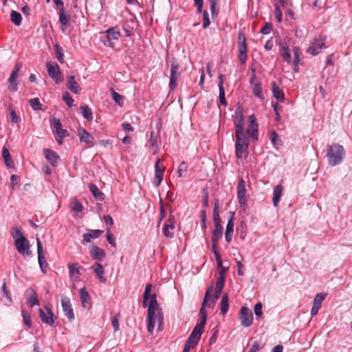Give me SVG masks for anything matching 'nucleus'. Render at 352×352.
<instances>
[{"label": "nucleus", "instance_id": "nucleus-1", "mask_svg": "<svg viewBox=\"0 0 352 352\" xmlns=\"http://www.w3.org/2000/svg\"><path fill=\"white\" fill-rule=\"evenodd\" d=\"M344 149L339 144H333L327 146V157L328 163L331 166L340 164L344 157Z\"/></svg>", "mask_w": 352, "mask_h": 352}, {"label": "nucleus", "instance_id": "nucleus-2", "mask_svg": "<svg viewBox=\"0 0 352 352\" xmlns=\"http://www.w3.org/2000/svg\"><path fill=\"white\" fill-rule=\"evenodd\" d=\"M156 320L158 323V329L161 330L164 322V316L162 309L158 308H148L147 330L148 332H153Z\"/></svg>", "mask_w": 352, "mask_h": 352}, {"label": "nucleus", "instance_id": "nucleus-3", "mask_svg": "<svg viewBox=\"0 0 352 352\" xmlns=\"http://www.w3.org/2000/svg\"><path fill=\"white\" fill-rule=\"evenodd\" d=\"M212 286H210L206 292L200 310H199V318H200V322L197 323L195 327H198V329L203 331L204 327L206 322V318H207V313L206 311V307L207 305L208 301L209 298H210V293L212 291Z\"/></svg>", "mask_w": 352, "mask_h": 352}, {"label": "nucleus", "instance_id": "nucleus-4", "mask_svg": "<svg viewBox=\"0 0 352 352\" xmlns=\"http://www.w3.org/2000/svg\"><path fill=\"white\" fill-rule=\"evenodd\" d=\"M152 288V285L148 283L146 285L144 295H143V302L142 305L144 307H146L147 306V300L149 299V305L148 306V308H158L160 309L159 304L157 301V297L156 295L152 294L151 295V291Z\"/></svg>", "mask_w": 352, "mask_h": 352}, {"label": "nucleus", "instance_id": "nucleus-5", "mask_svg": "<svg viewBox=\"0 0 352 352\" xmlns=\"http://www.w3.org/2000/svg\"><path fill=\"white\" fill-rule=\"evenodd\" d=\"M239 59L241 64H244L248 58V49L245 34L240 32L238 34Z\"/></svg>", "mask_w": 352, "mask_h": 352}, {"label": "nucleus", "instance_id": "nucleus-6", "mask_svg": "<svg viewBox=\"0 0 352 352\" xmlns=\"http://www.w3.org/2000/svg\"><path fill=\"white\" fill-rule=\"evenodd\" d=\"M104 36L101 37V41L107 47H113V43L111 40H118L120 36V32L116 30V28H111L103 33Z\"/></svg>", "mask_w": 352, "mask_h": 352}, {"label": "nucleus", "instance_id": "nucleus-7", "mask_svg": "<svg viewBox=\"0 0 352 352\" xmlns=\"http://www.w3.org/2000/svg\"><path fill=\"white\" fill-rule=\"evenodd\" d=\"M246 189H245V183L243 178H241L239 181V184L237 186V199L239 201V206L243 209V211L246 210L247 208V199L245 196Z\"/></svg>", "mask_w": 352, "mask_h": 352}, {"label": "nucleus", "instance_id": "nucleus-8", "mask_svg": "<svg viewBox=\"0 0 352 352\" xmlns=\"http://www.w3.org/2000/svg\"><path fill=\"white\" fill-rule=\"evenodd\" d=\"M239 319L243 327H250L254 320L252 311L247 307H242L239 311Z\"/></svg>", "mask_w": 352, "mask_h": 352}, {"label": "nucleus", "instance_id": "nucleus-9", "mask_svg": "<svg viewBox=\"0 0 352 352\" xmlns=\"http://www.w3.org/2000/svg\"><path fill=\"white\" fill-rule=\"evenodd\" d=\"M46 67L49 76L54 80L56 84L63 81L60 70L56 63H52L50 62H47L46 63Z\"/></svg>", "mask_w": 352, "mask_h": 352}, {"label": "nucleus", "instance_id": "nucleus-10", "mask_svg": "<svg viewBox=\"0 0 352 352\" xmlns=\"http://www.w3.org/2000/svg\"><path fill=\"white\" fill-rule=\"evenodd\" d=\"M179 65L175 58H173L170 61V75L169 87L170 89L173 90L177 87V80L179 76Z\"/></svg>", "mask_w": 352, "mask_h": 352}, {"label": "nucleus", "instance_id": "nucleus-11", "mask_svg": "<svg viewBox=\"0 0 352 352\" xmlns=\"http://www.w3.org/2000/svg\"><path fill=\"white\" fill-rule=\"evenodd\" d=\"M45 309H39L38 313L41 321L47 324L53 326L56 316H54L52 311L47 306L44 307Z\"/></svg>", "mask_w": 352, "mask_h": 352}, {"label": "nucleus", "instance_id": "nucleus-12", "mask_svg": "<svg viewBox=\"0 0 352 352\" xmlns=\"http://www.w3.org/2000/svg\"><path fill=\"white\" fill-rule=\"evenodd\" d=\"M14 245L18 252L23 256H29L31 252L30 249V243L28 240L25 236H21L19 239H16Z\"/></svg>", "mask_w": 352, "mask_h": 352}, {"label": "nucleus", "instance_id": "nucleus-13", "mask_svg": "<svg viewBox=\"0 0 352 352\" xmlns=\"http://www.w3.org/2000/svg\"><path fill=\"white\" fill-rule=\"evenodd\" d=\"M36 246H37L38 262L39 267H40L41 272L43 274H45L46 269H47L48 265H47L45 258L42 243L38 238H36Z\"/></svg>", "mask_w": 352, "mask_h": 352}, {"label": "nucleus", "instance_id": "nucleus-14", "mask_svg": "<svg viewBox=\"0 0 352 352\" xmlns=\"http://www.w3.org/2000/svg\"><path fill=\"white\" fill-rule=\"evenodd\" d=\"M162 160L158 159L155 164V179L153 182L154 185L158 187L164 178V173L165 167L162 164Z\"/></svg>", "mask_w": 352, "mask_h": 352}, {"label": "nucleus", "instance_id": "nucleus-15", "mask_svg": "<svg viewBox=\"0 0 352 352\" xmlns=\"http://www.w3.org/2000/svg\"><path fill=\"white\" fill-rule=\"evenodd\" d=\"M61 305L65 315L67 317L68 320L70 321L73 320L74 319V314L70 300L67 296L61 295Z\"/></svg>", "mask_w": 352, "mask_h": 352}, {"label": "nucleus", "instance_id": "nucleus-16", "mask_svg": "<svg viewBox=\"0 0 352 352\" xmlns=\"http://www.w3.org/2000/svg\"><path fill=\"white\" fill-rule=\"evenodd\" d=\"M247 133L249 136H251L254 140L258 139V124L254 115L249 116V125L247 129Z\"/></svg>", "mask_w": 352, "mask_h": 352}, {"label": "nucleus", "instance_id": "nucleus-17", "mask_svg": "<svg viewBox=\"0 0 352 352\" xmlns=\"http://www.w3.org/2000/svg\"><path fill=\"white\" fill-rule=\"evenodd\" d=\"M22 64L16 63L14 69L12 70L10 76L8 79V82L10 83L9 89L12 92L16 91L18 89L17 83L16 82V78L17 77L18 72L21 69Z\"/></svg>", "mask_w": 352, "mask_h": 352}, {"label": "nucleus", "instance_id": "nucleus-18", "mask_svg": "<svg viewBox=\"0 0 352 352\" xmlns=\"http://www.w3.org/2000/svg\"><path fill=\"white\" fill-rule=\"evenodd\" d=\"M324 45V38L322 39H318L315 38L313 41V42L311 43V45L307 50V52L311 54V55H317L318 54Z\"/></svg>", "mask_w": 352, "mask_h": 352}, {"label": "nucleus", "instance_id": "nucleus-19", "mask_svg": "<svg viewBox=\"0 0 352 352\" xmlns=\"http://www.w3.org/2000/svg\"><path fill=\"white\" fill-rule=\"evenodd\" d=\"M202 331L198 327H195L186 342L195 347L201 339Z\"/></svg>", "mask_w": 352, "mask_h": 352}, {"label": "nucleus", "instance_id": "nucleus-20", "mask_svg": "<svg viewBox=\"0 0 352 352\" xmlns=\"http://www.w3.org/2000/svg\"><path fill=\"white\" fill-rule=\"evenodd\" d=\"M223 230V228L221 224L214 225V230L213 231L212 236V246L213 250H217V243L218 241L222 237Z\"/></svg>", "mask_w": 352, "mask_h": 352}, {"label": "nucleus", "instance_id": "nucleus-21", "mask_svg": "<svg viewBox=\"0 0 352 352\" xmlns=\"http://www.w3.org/2000/svg\"><path fill=\"white\" fill-rule=\"evenodd\" d=\"M67 87L74 94H78L80 93L81 88L78 83V82L75 80V76L74 75H70L67 78Z\"/></svg>", "mask_w": 352, "mask_h": 352}, {"label": "nucleus", "instance_id": "nucleus-22", "mask_svg": "<svg viewBox=\"0 0 352 352\" xmlns=\"http://www.w3.org/2000/svg\"><path fill=\"white\" fill-rule=\"evenodd\" d=\"M225 283L224 278H218L216 281V287L215 291L213 296V299L211 301V303L208 305L214 306L216 303V300H217L219 298L220 294H221L222 289L223 288Z\"/></svg>", "mask_w": 352, "mask_h": 352}, {"label": "nucleus", "instance_id": "nucleus-23", "mask_svg": "<svg viewBox=\"0 0 352 352\" xmlns=\"http://www.w3.org/2000/svg\"><path fill=\"white\" fill-rule=\"evenodd\" d=\"M325 295L322 293L317 294L314 299L313 306L311 309V315L316 316L318 314L319 309L321 307V304L324 300Z\"/></svg>", "mask_w": 352, "mask_h": 352}, {"label": "nucleus", "instance_id": "nucleus-24", "mask_svg": "<svg viewBox=\"0 0 352 352\" xmlns=\"http://www.w3.org/2000/svg\"><path fill=\"white\" fill-rule=\"evenodd\" d=\"M43 153L46 160L50 163L52 166H56L57 165L59 156L56 152L52 151L51 149L45 148L43 150Z\"/></svg>", "mask_w": 352, "mask_h": 352}, {"label": "nucleus", "instance_id": "nucleus-25", "mask_svg": "<svg viewBox=\"0 0 352 352\" xmlns=\"http://www.w3.org/2000/svg\"><path fill=\"white\" fill-rule=\"evenodd\" d=\"M248 143L245 142H236L235 143V153L237 158H241L243 153H245V156L248 155Z\"/></svg>", "mask_w": 352, "mask_h": 352}, {"label": "nucleus", "instance_id": "nucleus-26", "mask_svg": "<svg viewBox=\"0 0 352 352\" xmlns=\"http://www.w3.org/2000/svg\"><path fill=\"white\" fill-rule=\"evenodd\" d=\"M78 136L81 142H85L90 144V146H93L94 138L85 129L80 128L78 129Z\"/></svg>", "mask_w": 352, "mask_h": 352}, {"label": "nucleus", "instance_id": "nucleus-27", "mask_svg": "<svg viewBox=\"0 0 352 352\" xmlns=\"http://www.w3.org/2000/svg\"><path fill=\"white\" fill-rule=\"evenodd\" d=\"M90 254L93 259L100 261L105 256L104 251L100 248L94 245L90 250Z\"/></svg>", "mask_w": 352, "mask_h": 352}, {"label": "nucleus", "instance_id": "nucleus-28", "mask_svg": "<svg viewBox=\"0 0 352 352\" xmlns=\"http://www.w3.org/2000/svg\"><path fill=\"white\" fill-rule=\"evenodd\" d=\"M80 296L82 306L84 308H90L91 302H90V297L87 292L85 287L80 289Z\"/></svg>", "mask_w": 352, "mask_h": 352}, {"label": "nucleus", "instance_id": "nucleus-29", "mask_svg": "<svg viewBox=\"0 0 352 352\" xmlns=\"http://www.w3.org/2000/svg\"><path fill=\"white\" fill-rule=\"evenodd\" d=\"M234 124L235 128L243 127V114L242 110L239 107L235 110Z\"/></svg>", "mask_w": 352, "mask_h": 352}, {"label": "nucleus", "instance_id": "nucleus-30", "mask_svg": "<svg viewBox=\"0 0 352 352\" xmlns=\"http://www.w3.org/2000/svg\"><path fill=\"white\" fill-rule=\"evenodd\" d=\"M91 268L94 270V272L96 273L98 278L99 280L102 283L106 282L107 279L105 277H104V270L102 267V265L100 263H95L94 265L91 267Z\"/></svg>", "mask_w": 352, "mask_h": 352}, {"label": "nucleus", "instance_id": "nucleus-31", "mask_svg": "<svg viewBox=\"0 0 352 352\" xmlns=\"http://www.w3.org/2000/svg\"><path fill=\"white\" fill-rule=\"evenodd\" d=\"M283 187L278 184L276 186L273 190L272 201L274 206H277L283 195Z\"/></svg>", "mask_w": 352, "mask_h": 352}, {"label": "nucleus", "instance_id": "nucleus-32", "mask_svg": "<svg viewBox=\"0 0 352 352\" xmlns=\"http://www.w3.org/2000/svg\"><path fill=\"white\" fill-rule=\"evenodd\" d=\"M59 21L61 24L62 31H65L66 26L69 24L70 21V15L67 14L65 12V9L59 10Z\"/></svg>", "mask_w": 352, "mask_h": 352}, {"label": "nucleus", "instance_id": "nucleus-33", "mask_svg": "<svg viewBox=\"0 0 352 352\" xmlns=\"http://www.w3.org/2000/svg\"><path fill=\"white\" fill-rule=\"evenodd\" d=\"M89 189L96 198V199L99 201H102L104 199V195L103 192H100L96 185L94 184H89L88 185Z\"/></svg>", "mask_w": 352, "mask_h": 352}, {"label": "nucleus", "instance_id": "nucleus-34", "mask_svg": "<svg viewBox=\"0 0 352 352\" xmlns=\"http://www.w3.org/2000/svg\"><path fill=\"white\" fill-rule=\"evenodd\" d=\"M92 233H86L83 234V241L85 243H90L92 239L98 238L102 233L103 231L100 230H93Z\"/></svg>", "mask_w": 352, "mask_h": 352}, {"label": "nucleus", "instance_id": "nucleus-35", "mask_svg": "<svg viewBox=\"0 0 352 352\" xmlns=\"http://www.w3.org/2000/svg\"><path fill=\"white\" fill-rule=\"evenodd\" d=\"M280 53L283 59L289 64L292 61V56L289 47L286 43L283 44V45L281 46Z\"/></svg>", "mask_w": 352, "mask_h": 352}, {"label": "nucleus", "instance_id": "nucleus-36", "mask_svg": "<svg viewBox=\"0 0 352 352\" xmlns=\"http://www.w3.org/2000/svg\"><path fill=\"white\" fill-rule=\"evenodd\" d=\"M272 94L273 96L280 102H283L285 100L284 93L281 89H280L274 82H272Z\"/></svg>", "mask_w": 352, "mask_h": 352}, {"label": "nucleus", "instance_id": "nucleus-37", "mask_svg": "<svg viewBox=\"0 0 352 352\" xmlns=\"http://www.w3.org/2000/svg\"><path fill=\"white\" fill-rule=\"evenodd\" d=\"M234 223H232V220L228 221L226 233H225L226 241L228 243H230L232 241V234L234 232Z\"/></svg>", "mask_w": 352, "mask_h": 352}, {"label": "nucleus", "instance_id": "nucleus-38", "mask_svg": "<svg viewBox=\"0 0 352 352\" xmlns=\"http://www.w3.org/2000/svg\"><path fill=\"white\" fill-rule=\"evenodd\" d=\"M2 157L5 161V163L8 167H12L13 166V161L10 154L9 150L4 146L2 150Z\"/></svg>", "mask_w": 352, "mask_h": 352}, {"label": "nucleus", "instance_id": "nucleus-39", "mask_svg": "<svg viewBox=\"0 0 352 352\" xmlns=\"http://www.w3.org/2000/svg\"><path fill=\"white\" fill-rule=\"evenodd\" d=\"M220 306L221 313L223 315H225L228 312L229 309L228 296L227 294H224L222 296Z\"/></svg>", "mask_w": 352, "mask_h": 352}, {"label": "nucleus", "instance_id": "nucleus-40", "mask_svg": "<svg viewBox=\"0 0 352 352\" xmlns=\"http://www.w3.org/2000/svg\"><path fill=\"white\" fill-rule=\"evenodd\" d=\"M236 142H248V138L244 133L243 127L235 128Z\"/></svg>", "mask_w": 352, "mask_h": 352}, {"label": "nucleus", "instance_id": "nucleus-41", "mask_svg": "<svg viewBox=\"0 0 352 352\" xmlns=\"http://www.w3.org/2000/svg\"><path fill=\"white\" fill-rule=\"evenodd\" d=\"M252 92L256 98H258L261 100L264 99L263 89H262L261 85L260 82H255L252 85Z\"/></svg>", "mask_w": 352, "mask_h": 352}, {"label": "nucleus", "instance_id": "nucleus-42", "mask_svg": "<svg viewBox=\"0 0 352 352\" xmlns=\"http://www.w3.org/2000/svg\"><path fill=\"white\" fill-rule=\"evenodd\" d=\"M81 113L88 121L93 120V113L91 109L87 105H83L80 107Z\"/></svg>", "mask_w": 352, "mask_h": 352}, {"label": "nucleus", "instance_id": "nucleus-43", "mask_svg": "<svg viewBox=\"0 0 352 352\" xmlns=\"http://www.w3.org/2000/svg\"><path fill=\"white\" fill-rule=\"evenodd\" d=\"M30 295L28 298V302L30 304V306L32 307L34 305H39V302L37 298L36 292L34 289H30Z\"/></svg>", "mask_w": 352, "mask_h": 352}, {"label": "nucleus", "instance_id": "nucleus-44", "mask_svg": "<svg viewBox=\"0 0 352 352\" xmlns=\"http://www.w3.org/2000/svg\"><path fill=\"white\" fill-rule=\"evenodd\" d=\"M10 19L11 21L15 25H20L22 21V16L21 14L16 12V11H12L10 14Z\"/></svg>", "mask_w": 352, "mask_h": 352}, {"label": "nucleus", "instance_id": "nucleus-45", "mask_svg": "<svg viewBox=\"0 0 352 352\" xmlns=\"http://www.w3.org/2000/svg\"><path fill=\"white\" fill-rule=\"evenodd\" d=\"M219 205L218 201L214 203V207L213 210V220L214 225L221 224V218L219 216Z\"/></svg>", "mask_w": 352, "mask_h": 352}, {"label": "nucleus", "instance_id": "nucleus-46", "mask_svg": "<svg viewBox=\"0 0 352 352\" xmlns=\"http://www.w3.org/2000/svg\"><path fill=\"white\" fill-rule=\"evenodd\" d=\"M111 94L115 102L117 103L120 107H122L123 105L124 96L117 93L113 89L111 90Z\"/></svg>", "mask_w": 352, "mask_h": 352}, {"label": "nucleus", "instance_id": "nucleus-47", "mask_svg": "<svg viewBox=\"0 0 352 352\" xmlns=\"http://www.w3.org/2000/svg\"><path fill=\"white\" fill-rule=\"evenodd\" d=\"M81 267L77 263H69L68 269L70 276H74L75 274H80V269Z\"/></svg>", "mask_w": 352, "mask_h": 352}, {"label": "nucleus", "instance_id": "nucleus-48", "mask_svg": "<svg viewBox=\"0 0 352 352\" xmlns=\"http://www.w3.org/2000/svg\"><path fill=\"white\" fill-rule=\"evenodd\" d=\"M188 171V165L186 164V162H182L178 168L177 173L179 177H186V173Z\"/></svg>", "mask_w": 352, "mask_h": 352}, {"label": "nucleus", "instance_id": "nucleus-49", "mask_svg": "<svg viewBox=\"0 0 352 352\" xmlns=\"http://www.w3.org/2000/svg\"><path fill=\"white\" fill-rule=\"evenodd\" d=\"M54 47H55V52H56V58H57L58 60L60 63H63L64 62V58H63L64 54H63L61 47L58 44H56Z\"/></svg>", "mask_w": 352, "mask_h": 352}, {"label": "nucleus", "instance_id": "nucleus-50", "mask_svg": "<svg viewBox=\"0 0 352 352\" xmlns=\"http://www.w3.org/2000/svg\"><path fill=\"white\" fill-rule=\"evenodd\" d=\"M29 103L34 110L36 111L41 109V104L40 103L38 98H32L29 100Z\"/></svg>", "mask_w": 352, "mask_h": 352}, {"label": "nucleus", "instance_id": "nucleus-51", "mask_svg": "<svg viewBox=\"0 0 352 352\" xmlns=\"http://www.w3.org/2000/svg\"><path fill=\"white\" fill-rule=\"evenodd\" d=\"M210 3V11L212 17H216L218 14V12L216 10V6L219 0H208Z\"/></svg>", "mask_w": 352, "mask_h": 352}, {"label": "nucleus", "instance_id": "nucleus-52", "mask_svg": "<svg viewBox=\"0 0 352 352\" xmlns=\"http://www.w3.org/2000/svg\"><path fill=\"white\" fill-rule=\"evenodd\" d=\"M294 60L293 63L294 65H297L300 61V50L298 47H294Z\"/></svg>", "mask_w": 352, "mask_h": 352}, {"label": "nucleus", "instance_id": "nucleus-53", "mask_svg": "<svg viewBox=\"0 0 352 352\" xmlns=\"http://www.w3.org/2000/svg\"><path fill=\"white\" fill-rule=\"evenodd\" d=\"M10 109V121L12 123H19L21 121V118L19 116H18L14 109H12V106L9 107Z\"/></svg>", "mask_w": 352, "mask_h": 352}, {"label": "nucleus", "instance_id": "nucleus-54", "mask_svg": "<svg viewBox=\"0 0 352 352\" xmlns=\"http://www.w3.org/2000/svg\"><path fill=\"white\" fill-rule=\"evenodd\" d=\"M63 100L65 102V103L69 107H72L74 105V100L70 96L69 93L65 91L63 95Z\"/></svg>", "mask_w": 352, "mask_h": 352}, {"label": "nucleus", "instance_id": "nucleus-55", "mask_svg": "<svg viewBox=\"0 0 352 352\" xmlns=\"http://www.w3.org/2000/svg\"><path fill=\"white\" fill-rule=\"evenodd\" d=\"M210 24V21L209 19V15L207 11L203 12V28L204 29L207 28Z\"/></svg>", "mask_w": 352, "mask_h": 352}, {"label": "nucleus", "instance_id": "nucleus-56", "mask_svg": "<svg viewBox=\"0 0 352 352\" xmlns=\"http://www.w3.org/2000/svg\"><path fill=\"white\" fill-rule=\"evenodd\" d=\"M213 253L215 256V258H216V261L217 263L218 269L220 270V269L223 268V265H222V260H221V254L219 252V251L217 250H213Z\"/></svg>", "mask_w": 352, "mask_h": 352}, {"label": "nucleus", "instance_id": "nucleus-57", "mask_svg": "<svg viewBox=\"0 0 352 352\" xmlns=\"http://www.w3.org/2000/svg\"><path fill=\"white\" fill-rule=\"evenodd\" d=\"M72 210L76 212H81L83 210V206L78 201H75L72 206Z\"/></svg>", "mask_w": 352, "mask_h": 352}, {"label": "nucleus", "instance_id": "nucleus-58", "mask_svg": "<svg viewBox=\"0 0 352 352\" xmlns=\"http://www.w3.org/2000/svg\"><path fill=\"white\" fill-rule=\"evenodd\" d=\"M262 303L258 302L254 305V311L256 317H261L262 313Z\"/></svg>", "mask_w": 352, "mask_h": 352}, {"label": "nucleus", "instance_id": "nucleus-59", "mask_svg": "<svg viewBox=\"0 0 352 352\" xmlns=\"http://www.w3.org/2000/svg\"><path fill=\"white\" fill-rule=\"evenodd\" d=\"M219 98L220 103L222 105L226 106L227 104V102H226V98H225L224 89L220 87V89H219Z\"/></svg>", "mask_w": 352, "mask_h": 352}, {"label": "nucleus", "instance_id": "nucleus-60", "mask_svg": "<svg viewBox=\"0 0 352 352\" xmlns=\"http://www.w3.org/2000/svg\"><path fill=\"white\" fill-rule=\"evenodd\" d=\"M270 140L274 145H277L279 143L278 135L274 131L271 132Z\"/></svg>", "mask_w": 352, "mask_h": 352}, {"label": "nucleus", "instance_id": "nucleus-61", "mask_svg": "<svg viewBox=\"0 0 352 352\" xmlns=\"http://www.w3.org/2000/svg\"><path fill=\"white\" fill-rule=\"evenodd\" d=\"M272 28V25L270 23H266L261 30V33L263 34H267L270 32Z\"/></svg>", "mask_w": 352, "mask_h": 352}, {"label": "nucleus", "instance_id": "nucleus-62", "mask_svg": "<svg viewBox=\"0 0 352 352\" xmlns=\"http://www.w3.org/2000/svg\"><path fill=\"white\" fill-rule=\"evenodd\" d=\"M274 14H275V16H276L277 21L278 22H281V21H282V12L280 10V8L278 6V5H276L275 6Z\"/></svg>", "mask_w": 352, "mask_h": 352}, {"label": "nucleus", "instance_id": "nucleus-63", "mask_svg": "<svg viewBox=\"0 0 352 352\" xmlns=\"http://www.w3.org/2000/svg\"><path fill=\"white\" fill-rule=\"evenodd\" d=\"M1 290H2L3 295L6 297V298L8 300V301L10 302H12V298H11L8 291L7 290L6 284L5 282L2 285Z\"/></svg>", "mask_w": 352, "mask_h": 352}, {"label": "nucleus", "instance_id": "nucleus-64", "mask_svg": "<svg viewBox=\"0 0 352 352\" xmlns=\"http://www.w3.org/2000/svg\"><path fill=\"white\" fill-rule=\"evenodd\" d=\"M22 314H23V321H24V323L25 324V325H27L28 327H31L32 322H31V320H30V316L28 314H25V311H22Z\"/></svg>", "mask_w": 352, "mask_h": 352}]
</instances>
